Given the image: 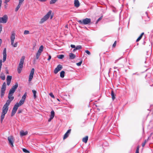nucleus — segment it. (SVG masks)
Here are the masks:
<instances>
[{
	"instance_id": "bb28decb",
	"label": "nucleus",
	"mask_w": 153,
	"mask_h": 153,
	"mask_svg": "<svg viewBox=\"0 0 153 153\" xmlns=\"http://www.w3.org/2000/svg\"><path fill=\"white\" fill-rule=\"evenodd\" d=\"M32 91L33 94V98L34 99H35L36 97V91L34 90H32Z\"/></svg>"
},
{
	"instance_id": "ddd939ff",
	"label": "nucleus",
	"mask_w": 153,
	"mask_h": 153,
	"mask_svg": "<svg viewBox=\"0 0 153 153\" xmlns=\"http://www.w3.org/2000/svg\"><path fill=\"white\" fill-rule=\"evenodd\" d=\"M34 68H32L31 69V70L30 72V74L29 75V81H30L32 79L33 75L34 72Z\"/></svg>"
},
{
	"instance_id": "20e7f679",
	"label": "nucleus",
	"mask_w": 153,
	"mask_h": 153,
	"mask_svg": "<svg viewBox=\"0 0 153 153\" xmlns=\"http://www.w3.org/2000/svg\"><path fill=\"white\" fill-rule=\"evenodd\" d=\"M77 22L79 24L82 25H90L91 23V19L88 18L78 20Z\"/></svg>"
},
{
	"instance_id": "0eeeda50",
	"label": "nucleus",
	"mask_w": 153,
	"mask_h": 153,
	"mask_svg": "<svg viewBox=\"0 0 153 153\" xmlns=\"http://www.w3.org/2000/svg\"><path fill=\"white\" fill-rule=\"evenodd\" d=\"M6 89V84L5 82H4L1 88V89L0 92V96L1 98H2L5 94V91Z\"/></svg>"
},
{
	"instance_id": "2eb2a0df",
	"label": "nucleus",
	"mask_w": 153,
	"mask_h": 153,
	"mask_svg": "<svg viewBox=\"0 0 153 153\" xmlns=\"http://www.w3.org/2000/svg\"><path fill=\"white\" fill-rule=\"evenodd\" d=\"M19 3L15 9V11H17L22 4L24 0H19Z\"/></svg>"
},
{
	"instance_id": "cd10ccee",
	"label": "nucleus",
	"mask_w": 153,
	"mask_h": 153,
	"mask_svg": "<svg viewBox=\"0 0 153 153\" xmlns=\"http://www.w3.org/2000/svg\"><path fill=\"white\" fill-rule=\"evenodd\" d=\"M65 72L64 71H62L60 73V76L61 78H63L64 77Z\"/></svg>"
},
{
	"instance_id": "423d86ee",
	"label": "nucleus",
	"mask_w": 153,
	"mask_h": 153,
	"mask_svg": "<svg viewBox=\"0 0 153 153\" xmlns=\"http://www.w3.org/2000/svg\"><path fill=\"white\" fill-rule=\"evenodd\" d=\"M13 93L9 91L8 97V100L7 101L6 103L10 104L11 102L14 99V97L13 96Z\"/></svg>"
},
{
	"instance_id": "9b49d317",
	"label": "nucleus",
	"mask_w": 153,
	"mask_h": 153,
	"mask_svg": "<svg viewBox=\"0 0 153 153\" xmlns=\"http://www.w3.org/2000/svg\"><path fill=\"white\" fill-rule=\"evenodd\" d=\"M19 107L18 105H17L16 104L14 105L13 108L12 110L11 114V116L13 117L16 113L18 108Z\"/></svg>"
},
{
	"instance_id": "603ef678",
	"label": "nucleus",
	"mask_w": 153,
	"mask_h": 153,
	"mask_svg": "<svg viewBox=\"0 0 153 153\" xmlns=\"http://www.w3.org/2000/svg\"><path fill=\"white\" fill-rule=\"evenodd\" d=\"M57 100H58L59 101V99H57Z\"/></svg>"
},
{
	"instance_id": "f3484780",
	"label": "nucleus",
	"mask_w": 153,
	"mask_h": 153,
	"mask_svg": "<svg viewBox=\"0 0 153 153\" xmlns=\"http://www.w3.org/2000/svg\"><path fill=\"white\" fill-rule=\"evenodd\" d=\"M12 78V77L11 76H7V85H9L11 83V80Z\"/></svg>"
},
{
	"instance_id": "4be33fe9",
	"label": "nucleus",
	"mask_w": 153,
	"mask_h": 153,
	"mask_svg": "<svg viewBox=\"0 0 153 153\" xmlns=\"http://www.w3.org/2000/svg\"><path fill=\"white\" fill-rule=\"evenodd\" d=\"M88 139V137L87 136H86L82 139V141L85 143H86L87 142Z\"/></svg>"
},
{
	"instance_id": "8fccbe9b",
	"label": "nucleus",
	"mask_w": 153,
	"mask_h": 153,
	"mask_svg": "<svg viewBox=\"0 0 153 153\" xmlns=\"http://www.w3.org/2000/svg\"><path fill=\"white\" fill-rule=\"evenodd\" d=\"M6 73L7 74H8L9 73V72H8V70H7L6 71Z\"/></svg>"
},
{
	"instance_id": "f257e3e1",
	"label": "nucleus",
	"mask_w": 153,
	"mask_h": 153,
	"mask_svg": "<svg viewBox=\"0 0 153 153\" xmlns=\"http://www.w3.org/2000/svg\"><path fill=\"white\" fill-rule=\"evenodd\" d=\"M10 104L6 103L4 105L2 109V112L1 116V122L2 123L4 117L5 115L7 114L8 110L9 105Z\"/></svg>"
},
{
	"instance_id": "4c0bfd02",
	"label": "nucleus",
	"mask_w": 153,
	"mask_h": 153,
	"mask_svg": "<svg viewBox=\"0 0 153 153\" xmlns=\"http://www.w3.org/2000/svg\"><path fill=\"white\" fill-rule=\"evenodd\" d=\"M139 146H138L137 148L135 153H139Z\"/></svg>"
},
{
	"instance_id": "ea45409f",
	"label": "nucleus",
	"mask_w": 153,
	"mask_h": 153,
	"mask_svg": "<svg viewBox=\"0 0 153 153\" xmlns=\"http://www.w3.org/2000/svg\"><path fill=\"white\" fill-rule=\"evenodd\" d=\"M117 44V41H115L112 45V47L113 48H115Z\"/></svg>"
},
{
	"instance_id": "09e8293b",
	"label": "nucleus",
	"mask_w": 153,
	"mask_h": 153,
	"mask_svg": "<svg viewBox=\"0 0 153 153\" xmlns=\"http://www.w3.org/2000/svg\"><path fill=\"white\" fill-rule=\"evenodd\" d=\"M2 43V40L1 39H0V46H1V45Z\"/></svg>"
},
{
	"instance_id": "de8ad7c7",
	"label": "nucleus",
	"mask_w": 153,
	"mask_h": 153,
	"mask_svg": "<svg viewBox=\"0 0 153 153\" xmlns=\"http://www.w3.org/2000/svg\"><path fill=\"white\" fill-rule=\"evenodd\" d=\"M22 112V110H19L18 111V114H20V113H21Z\"/></svg>"
},
{
	"instance_id": "dca6fc26",
	"label": "nucleus",
	"mask_w": 153,
	"mask_h": 153,
	"mask_svg": "<svg viewBox=\"0 0 153 153\" xmlns=\"http://www.w3.org/2000/svg\"><path fill=\"white\" fill-rule=\"evenodd\" d=\"M3 62H4L5 61L6 57H7V54H6V48H4L3 50Z\"/></svg>"
},
{
	"instance_id": "f704fd0d",
	"label": "nucleus",
	"mask_w": 153,
	"mask_h": 153,
	"mask_svg": "<svg viewBox=\"0 0 153 153\" xmlns=\"http://www.w3.org/2000/svg\"><path fill=\"white\" fill-rule=\"evenodd\" d=\"M22 150H23V151L25 153H29V151L23 148L22 149Z\"/></svg>"
},
{
	"instance_id": "b1692460",
	"label": "nucleus",
	"mask_w": 153,
	"mask_h": 153,
	"mask_svg": "<svg viewBox=\"0 0 153 153\" xmlns=\"http://www.w3.org/2000/svg\"><path fill=\"white\" fill-rule=\"evenodd\" d=\"M111 98L113 100H114L115 98V95L114 94L113 91L112 90L111 91Z\"/></svg>"
},
{
	"instance_id": "c85d7f7f",
	"label": "nucleus",
	"mask_w": 153,
	"mask_h": 153,
	"mask_svg": "<svg viewBox=\"0 0 153 153\" xmlns=\"http://www.w3.org/2000/svg\"><path fill=\"white\" fill-rule=\"evenodd\" d=\"M54 115L55 113L54 111L53 110L51 112V115L50 117L53 118Z\"/></svg>"
},
{
	"instance_id": "473e14b6",
	"label": "nucleus",
	"mask_w": 153,
	"mask_h": 153,
	"mask_svg": "<svg viewBox=\"0 0 153 153\" xmlns=\"http://www.w3.org/2000/svg\"><path fill=\"white\" fill-rule=\"evenodd\" d=\"M76 50H79L81 49L82 48V46L81 45H79L77 46L76 47Z\"/></svg>"
},
{
	"instance_id": "1a4fd4ad",
	"label": "nucleus",
	"mask_w": 153,
	"mask_h": 153,
	"mask_svg": "<svg viewBox=\"0 0 153 153\" xmlns=\"http://www.w3.org/2000/svg\"><path fill=\"white\" fill-rule=\"evenodd\" d=\"M8 140L9 141V143L12 147H13V143L14 138L13 136H10L8 137Z\"/></svg>"
},
{
	"instance_id": "6e6552de",
	"label": "nucleus",
	"mask_w": 153,
	"mask_h": 153,
	"mask_svg": "<svg viewBox=\"0 0 153 153\" xmlns=\"http://www.w3.org/2000/svg\"><path fill=\"white\" fill-rule=\"evenodd\" d=\"M7 20V16L6 15H4L3 17H0V23H6Z\"/></svg>"
},
{
	"instance_id": "a211bd4d",
	"label": "nucleus",
	"mask_w": 153,
	"mask_h": 153,
	"mask_svg": "<svg viewBox=\"0 0 153 153\" xmlns=\"http://www.w3.org/2000/svg\"><path fill=\"white\" fill-rule=\"evenodd\" d=\"M71 131V129H69L68 130L67 132L65 134L63 137V139H66L69 136V134L70 133Z\"/></svg>"
},
{
	"instance_id": "c756f323",
	"label": "nucleus",
	"mask_w": 153,
	"mask_h": 153,
	"mask_svg": "<svg viewBox=\"0 0 153 153\" xmlns=\"http://www.w3.org/2000/svg\"><path fill=\"white\" fill-rule=\"evenodd\" d=\"M64 55H63L62 54L59 55H58L57 57L59 59H62L64 57Z\"/></svg>"
},
{
	"instance_id": "5701e85b",
	"label": "nucleus",
	"mask_w": 153,
	"mask_h": 153,
	"mask_svg": "<svg viewBox=\"0 0 153 153\" xmlns=\"http://www.w3.org/2000/svg\"><path fill=\"white\" fill-rule=\"evenodd\" d=\"M144 34V32L142 33L141 34H140V36L138 37V38L136 40V41L137 42L139 41L142 38L143 36V35Z\"/></svg>"
},
{
	"instance_id": "e433bc0d",
	"label": "nucleus",
	"mask_w": 153,
	"mask_h": 153,
	"mask_svg": "<svg viewBox=\"0 0 153 153\" xmlns=\"http://www.w3.org/2000/svg\"><path fill=\"white\" fill-rule=\"evenodd\" d=\"M82 60H81L79 62L76 63V65L78 66H80L82 63Z\"/></svg>"
},
{
	"instance_id": "7ed1b4c3",
	"label": "nucleus",
	"mask_w": 153,
	"mask_h": 153,
	"mask_svg": "<svg viewBox=\"0 0 153 153\" xmlns=\"http://www.w3.org/2000/svg\"><path fill=\"white\" fill-rule=\"evenodd\" d=\"M25 59V56H23L20 59V62L17 68L18 72L19 74H20L21 73V71L22 70L23 65Z\"/></svg>"
},
{
	"instance_id": "864d4df0",
	"label": "nucleus",
	"mask_w": 153,
	"mask_h": 153,
	"mask_svg": "<svg viewBox=\"0 0 153 153\" xmlns=\"http://www.w3.org/2000/svg\"><path fill=\"white\" fill-rule=\"evenodd\" d=\"M65 27H67V25Z\"/></svg>"
},
{
	"instance_id": "79ce46f5",
	"label": "nucleus",
	"mask_w": 153,
	"mask_h": 153,
	"mask_svg": "<svg viewBox=\"0 0 153 153\" xmlns=\"http://www.w3.org/2000/svg\"><path fill=\"white\" fill-rule=\"evenodd\" d=\"M85 52L87 53L88 55H90L91 54V53L88 50L85 51Z\"/></svg>"
},
{
	"instance_id": "f03ea898",
	"label": "nucleus",
	"mask_w": 153,
	"mask_h": 153,
	"mask_svg": "<svg viewBox=\"0 0 153 153\" xmlns=\"http://www.w3.org/2000/svg\"><path fill=\"white\" fill-rule=\"evenodd\" d=\"M52 11L51 10H49L47 14L45 15L41 20L40 23H42L45 21H46L50 16V19H51L53 17V15L51 14Z\"/></svg>"
},
{
	"instance_id": "7c9ffc66",
	"label": "nucleus",
	"mask_w": 153,
	"mask_h": 153,
	"mask_svg": "<svg viewBox=\"0 0 153 153\" xmlns=\"http://www.w3.org/2000/svg\"><path fill=\"white\" fill-rule=\"evenodd\" d=\"M58 0H51L50 1V4H54Z\"/></svg>"
},
{
	"instance_id": "a18cd8bd",
	"label": "nucleus",
	"mask_w": 153,
	"mask_h": 153,
	"mask_svg": "<svg viewBox=\"0 0 153 153\" xmlns=\"http://www.w3.org/2000/svg\"><path fill=\"white\" fill-rule=\"evenodd\" d=\"M51 59V56L50 55H49L48 58V60L49 61Z\"/></svg>"
},
{
	"instance_id": "4468645a",
	"label": "nucleus",
	"mask_w": 153,
	"mask_h": 153,
	"mask_svg": "<svg viewBox=\"0 0 153 153\" xmlns=\"http://www.w3.org/2000/svg\"><path fill=\"white\" fill-rule=\"evenodd\" d=\"M18 83L17 82L14 85L12 86V88L10 90V91L14 93L16 89L18 87Z\"/></svg>"
},
{
	"instance_id": "c03bdc74",
	"label": "nucleus",
	"mask_w": 153,
	"mask_h": 153,
	"mask_svg": "<svg viewBox=\"0 0 153 153\" xmlns=\"http://www.w3.org/2000/svg\"><path fill=\"white\" fill-rule=\"evenodd\" d=\"M10 0H5L4 3L5 4L9 2Z\"/></svg>"
},
{
	"instance_id": "f8f14e48",
	"label": "nucleus",
	"mask_w": 153,
	"mask_h": 153,
	"mask_svg": "<svg viewBox=\"0 0 153 153\" xmlns=\"http://www.w3.org/2000/svg\"><path fill=\"white\" fill-rule=\"evenodd\" d=\"M62 68V66L61 65H58L54 70V72L56 74L59 71H60Z\"/></svg>"
},
{
	"instance_id": "a878e982",
	"label": "nucleus",
	"mask_w": 153,
	"mask_h": 153,
	"mask_svg": "<svg viewBox=\"0 0 153 153\" xmlns=\"http://www.w3.org/2000/svg\"><path fill=\"white\" fill-rule=\"evenodd\" d=\"M69 56L71 59H74L76 57L75 55L73 53H70L69 55Z\"/></svg>"
},
{
	"instance_id": "37998d69",
	"label": "nucleus",
	"mask_w": 153,
	"mask_h": 153,
	"mask_svg": "<svg viewBox=\"0 0 153 153\" xmlns=\"http://www.w3.org/2000/svg\"><path fill=\"white\" fill-rule=\"evenodd\" d=\"M71 47L72 48H76L75 46L73 45H71Z\"/></svg>"
},
{
	"instance_id": "aec40b11",
	"label": "nucleus",
	"mask_w": 153,
	"mask_h": 153,
	"mask_svg": "<svg viewBox=\"0 0 153 153\" xmlns=\"http://www.w3.org/2000/svg\"><path fill=\"white\" fill-rule=\"evenodd\" d=\"M74 6L76 7H78L79 5L80 4L78 0H75L74 1Z\"/></svg>"
},
{
	"instance_id": "a19ab883",
	"label": "nucleus",
	"mask_w": 153,
	"mask_h": 153,
	"mask_svg": "<svg viewBox=\"0 0 153 153\" xmlns=\"http://www.w3.org/2000/svg\"><path fill=\"white\" fill-rule=\"evenodd\" d=\"M49 95L53 98H55L54 95L52 93H50L49 94Z\"/></svg>"
},
{
	"instance_id": "2f4dec72",
	"label": "nucleus",
	"mask_w": 153,
	"mask_h": 153,
	"mask_svg": "<svg viewBox=\"0 0 153 153\" xmlns=\"http://www.w3.org/2000/svg\"><path fill=\"white\" fill-rule=\"evenodd\" d=\"M1 79L2 80H4L5 79V76L4 74H1L0 76Z\"/></svg>"
},
{
	"instance_id": "72a5a7b5",
	"label": "nucleus",
	"mask_w": 153,
	"mask_h": 153,
	"mask_svg": "<svg viewBox=\"0 0 153 153\" xmlns=\"http://www.w3.org/2000/svg\"><path fill=\"white\" fill-rule=\"evenodd\" d=\"M103 16H101L97 20L96 22V24H97L98 22L100 20L102 19V18Z\"/></svg>"
},
{
	"instance_id": "393cba45",
	"label": "nucleus",
	"mask_w": 153,
	"mask_h": 153,
	"mask_svg": "<svg viewBox=\"0 0 153 153\" xmlns=\"http://www.w3.org/2000/svg\"><path fill=\"white\" fill-rule=\"evenodd\" d=\"M27 95V94L26 92H25L24 95L22 97L21 100H23L24 101H25V99L26 97V96Z\"/></svg>"
},
{
	"instance_id": "c9c22d12",
	"label": "nucleus",
	"mask_w": 153,
	"mask_h": 153,
	"mask_svg": "<svg viewBox=\"0 0 153 153\" xmlns=\"http://www.w3.org/2000/svg\"><path fill=\"white\" fill-rule=\"evenodd\" d=\"M29 33V31L28 30H25L24 31V34H27Z\"/></svg>"
},
{
	"instance_id": "6ab92c4d",
	"label": "nucleus",
	"mask_w": 153,
	"mask_h": 153,
	"mask_svg": "<svg viewBox=\"0 0 153 153\" xmlns=\"http://www.w3.org/2000/svg\"><path fill=\"white\" fill-rule=\"evenodd\" d=\"M27 133L28 132L27 131L24 132L23 131H21L20 132V134L21 137L27 135Z\"/></svg>"
},
{
	"instance_id": "3c124183",
	"label": "nucleus",
	"mask_w": 153,
	"mask_h": 153,
	"mask_svg": "<svg viewBox=\"0 0 153 153\" xmlns=\"http://www.w3.org/2000/svg\"><path fill=\"white\" fill-rule=\"evenodd\" d=\"M76 50H77L76 49V48H75V49H74V50H73V51H76Z\"/></svg>"
},
{
	"instance_id": "39448f33",
	"label": "nucleus",
	"mask_w": 153,
	"mask_h": 153,
	"mask_svg": "<svg viewBox=\"0 0 153 153\" xmlns=\"http://www.w3.org/2000/svg\"><path fill=\"white\" fill-rule=\"evenodd\" d=\"M11 45L13 47H16L17 45V42H16L14 44V42L15 39V34L14 33H12L11 37Z\"/></svg>"
},
{
	"instance_id": "58836bf2",
	"label": "nucleus",
	"mask_w": 153,
	"mask_h": 153,
	"mask_svg": "<svg viewBox=\"0 0 153 153\" xmlns=\"http://www.w3.org/2000/svg\"><path fill=\"white\" fill-rule=\"evenodd\" d=\"M146 142H147V140H145L144 142L142 144V146L143 147L145 146V144H146Z\"/></svg>"
},
{
	"instance_id": "49530a36",
	"label": "nucleus",
	"mask_w": 153,
	"mask_h": 153,
	"mask_svg": "<svg viewBox=\"0 0 153 153\" xmlns=\"http://www.w3.org/2000/svg\"><path fill=\"white\" fill-rule=\"evenodd\" d=\"M53 117H50V118L48 120V122H50L51 121V120H52L53 119Z\"/></svg>"
},
{
	"instance_id": "9d476101",
	"label": "nucleus",
	"mask_w": 153,
	"mask_h": 153,
	"mask_svg": "<svg viewBox=\"0 0 153 153\" xmlns=\"http://www.w3.org/2000/svg\"><path fill=\"white\" fill-rule=\"evenodd\" d=\"M43 45L41 46L39 49L38 51H37V52L36 54V59H37L39 57L40 55H41L42 52L43 51Z\"/></svg>"
},
{
	"instance_id": "412c9836",
	"label": "nucleus",
	"mask_w": 153,
	"mask_h": 153,
	"mask_svg": "<svg viewBox=\"0 0 153 153\" xmlns=\"http://www.w3.org/2000/svg\"><path fill=\"white\" fill-rule=\"evenodd\" d=\"M24 102L25 101L21 99L19 103H17L16 104L18 105V106L19 107L23 105L24 103Z\"/></svg>"
}]
</instances>
